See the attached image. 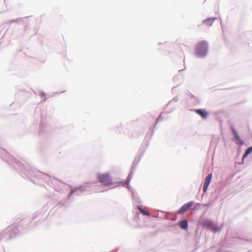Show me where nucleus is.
Masks as SVG:
<instances>
[{
    "label": "nucleus",
    "instance_id": "nucleus-1",
    "mask_svg": "<svg viewBox=\"0 0 252 252\" xmlns=\"http://www.w3.org/2000/svg\"><path fill=\"white\" fill-rule=\"evenodd\" d=\"M97 177L99 182L105 186H112L113 188H115L121 185H125L123 182H113L110 174L108 173L98 174Z\"/></svg>",
    "mask_w": 252,
    "mask_h": 252
},
{
    "label": "nucleus",
    "instance_id": "nucleus-9",
    "mask_svg": "<svg viewBox=\"0 0 252 252\" xmlns=\"http://www.w3.org/2000/svg\"><path fill=\"white\" fill-rule=\"evenodd\" d=\"M180 227L183 229H186L188 228V222L186 220L181 221L179 223Z\"/></svg>",
    "mask_w": 252,
    "mask_h": 252
},
{
    "label": "nucleus",
    "instance_id": "nucleus-8",
    "mask_svg": "<svg viewBox=\"0 0 252 252\" xmlns=\"http://www.w3.org/2000/svg\"><path fill=\"white\" fill-rule=\"evenodd\" d=\"M215 19H216V18H208L204 20L203 23L207 26H211L213 24Z\"/></svg>",
    "mask_w": 252,
    "mask_h": 252
},
{
    "label": "nucleus",
    "instance_id": "nucleus-3",
    "mask_svg": "<svg viewBox=\"0 0 252 252\" xmlns=\"http://www.w3.org/2000/svg\"><path fill=\"white\" fill-rule=\"evenodd\" d=\"M193 205L192 202H189L184 204L179 210L178 213L182 214L190 208Z\"/></svg>",
    "mask_w": 252,
    "mask_h": 252
},
{
    "label": "nucleus",
    "instance_id": "nucleus-10",
    "mask_svg": "<svg viewBox=\"0 0 252 252\" xmlns=\"http://www.w3.org/2000/svg\"><path fill=\"white\" fill-rule=\"evenodd\" d=\"M251 153H252V146L248 148L246 150V151H245V152L243 156L242 159H243L244 158H246Z\"/></svg>",
    "mask_w": 252,
    "mask_h": 252
},
{
    "label": "nucleus",
    "instance_id": "nucleus-11",
    "mask_svg": "<svg viewBox=\"0 0 252 252\" xmlns=\"http://www.w3.org/2000/svg\"><path fill=\"white\" fill-rule=\"evenodd\" d=\"M138 210L140 211V213H142L144 215H146L148 216H149L150 215V213L145 211L144 209H142L141 208L138 207Z\"/></svg>",
    "mask_w": 252,
    "mask_h": 252
},
{
    "label": "nucleus",
    "instance_id": "nucleus-2",
    "mask_svg": "<svg viewBox=\"0 0 252 252\" xmlns=\"http://www.w3.org/2000/svg\"><path fill=\"white\" fill-rule=\"evenodd\" d=\"M207 44L206 41H201L198 43L195 48V53L199 56H205L207 53Z\"/></svg>",
    "mask_w": 252,
    "mask_h": 252
},
{
    "label": "nucleus",
    "instance_id": "nucleus-12",
    "mask_svg": "<svg viewBox=\"0 0 252 252\" xmlns=\"http://www.w3.org/2000/svg\"><path fill=\"white\" fill-rule=\"evenodd\" d=\"M211 230H212L213 231H214V232H217L219 231H220L221 230V227L216 226L214 224L213 226L212 227V228H211Z\"/></svg>",
    "mask_w": 252,
    "mask_h": 252
},
{
    "label": "nucleus",
    "instance_id": "nucleus-4",
    "mask_svg": "<svg viewBox=\"0 0 252 252\" xmlns=\"http://www.w3.org/2000/svg\"><path fill=\"white\" fill-rule=\"evenodd\" d=\"M212 173H210L206 177V179H205V181L204 182V184L203 185V191L204 192H206L207 189H208V187L211 182V179H212Z\"/></svg>",
    "mask_w": 252,
    "mask_h": 252
},
{
    "label": "nucleus",
    "instance_id": "nucleus-6",
    "mask_svg": "<svg viewBox=\"0 0 252 252\" xmlns=\"http://www.w3.org/2000/svg\"><path fill=\"white\" fill-rule=\"evenodd\" d=\"M195 112L200 116L203 119H205L208 116V113L203 109H196L195 110Z\"/></svg>",
    "mask_w": 252,
    "mask_h": 252
},
{
    "label": "nucleus",
    "instance_id": "nucleus-5",
    "mask_svg": "<svg viewBox=\"0 0 252 252\" xmlns=\"http://www.w3.org/2000/svg\"><path fill=\"white\" fill-rule=\"evenodd\" d=\"M232 131L234 136L235 138V142L237 144L242 145L244 144L243 140L239 137L238 136L236 131L234 129L232 128Z\"/></svg>",
    "mask_w": 252,
    "mask_h": 252
},
{
    "label": "nucleus",
    "instance_id": "nucleus-7",
    "mask_svg": "<svg viewBox=\"0 0 252 252\" xmlns=\"http://www.w3.org/2000/svg\"><path fill=\"white\" fill-rule=\"evenodd\" d=\"M203 225L209 228L210 229L212 228L214 225V223L212 220H206L202 222Z\"/></svg>",
    "mask_w": 252,
    "mask_h": 252
}]
</instances>
